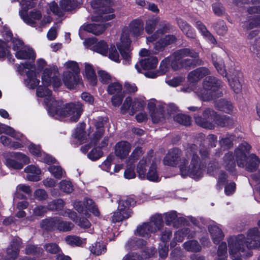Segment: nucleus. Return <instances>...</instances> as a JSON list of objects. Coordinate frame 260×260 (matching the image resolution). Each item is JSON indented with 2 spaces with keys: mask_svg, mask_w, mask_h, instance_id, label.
<instances>
[{
  "mask_svg": "<svg viewBox=\"0 0 260 260\" xmlns=\"http://www.w3.org/2000/svg\"><path fill=\"white\" fill-rule=\"evenodd\" d=\"M251 146L246 142H243L240 144L238 147L235 151L236 161H238L241 156H246V153H248L251 149Z\"/></svg>",
  "mask_w": 260,
  "mask_h": 260,
  "instance_id": "obj_38",
  "label": "nucleus"
},
{
  "mask_svg": "<svg viewBox=\"0 0 260 260\" xmlns=\"http://www.w3.org/2000/svg\"><path fill=\"white\" fill-rule=\"evenodd\" d=\"M107 92L109 94L112 95L124 93L122 84L118 82L110 84L107 88Z\"/></svg>",
  "mask_w": 260,
  "mask_h": 260,
  "instance_id": "obj_43",
  "label": "nucleus"
},
{
  "mask_svg": "<svg viewBox=\"0 0 260 260\" xmlns=\"http://www.w3.org/2000/svg\"><path fill=\"white\" fill-rule=\"evenodd\" d=\"M18 70L21 75L25 76L23 79L24 84L29 89H35L39 83L38 78L39 74L35 71V65L32 62L26 61L21 63L18 67Z\"/></svg>",
  "mask_w": 260,
  "mask_h": 260,
  "instance_id": "obj_10",
  "label": "nucleus"
},
{
  "mask_svg": "<svg viewBox=\"0 0 260 260\" xmlns=\"http://www.w3.org/2000/svg\"><path fill=\"white\" fill-rule=\"evenodd\" d=\"M145 105V98L144 96H140L134 99L127 96L121 106L120 112L123 114L128 113L133 115L136 112L142 110Z\"/></svg>",
  "mask_w": 260,
  "mask_h": 260,
  "instance_id": "obj_13",
  "label": "nucleus"
},
{
  "mask_svg": "<svg viewBox=\"0 0 260 260\" xmlns=\"http://www.w3.org/2000/svg\"><path fill=\"white\" fill-rule=\"evenodd\" d=\"M157 63L158 60L155 57L148 56L141 60L139 63H136L135 68L139 73H142L141 68L145 70H148L144 73L145 76L149 78H155L157 76L162 75L160 74L162 72L161 68L160 67V71H150V70L155 68Z\"/></svg>",
  "mask_w": 260,
  "mask_h": 260,
  "instance_id": "obj_12",
  "label": "nucleus"
},
{
  "mask_svg": "<svg viewBox=\"0 0 260 260\" xmlns=\"http://www.w3.org/2000/svg\"><path fill=\"white\" fill-rule=\"evenodd\" d=\"M84 45L91 50L96 52L103 56L108 55L109 58L114 61L119 62V55L114 45H111L110 48L107 43L104 40L96 42L95 38L85 40Z\"/></svg>",
  "mask_w": 260,
  "mask_h": 260,
  "instance_id": "obj_8",
  "label": "nucleus"
},
{
  "mask_svg": "<svg viewBox=\"0 0 260 260\" xmlns=\"http://www.w3.org/2000/svg\"><path fill=\"white\" fill-rule=\"evenodd\" d=\"M174 119L176 122L184 125H189L191 123V117L185 114H177L174 117Z\"/></svg>",
  "mask_w": 260,
  "mask_h": 260,
  "instance_id": "obj_48",
  "label": "nucleus"
},
{
  "mask_svg": "<svg viewBox=\"0 0 260 260\" xmlns=\"http://www.w3.org/2000/svg\"><path fill=\"white\" fill-rule=\"evenodd\" d=\"M160 18L156 16H153L149 18L146 21L145 29L148 34L153 32L156 25L159 23Z\"/></svg>",
  "mask_w": 260,
  "mask_h": 260,
  "instance_id": "obj_37",
  "label": "nucleus"
},
{
  "mask_svg": "<svg viewBox=\"0 0 260 260\" xmlns=\"http://www.w3.org/2000/svg\"><path fill=\"white\" fill-rule=\"evenodd\" d=\"M103 135L104 131H75L73 134L74 138L81 144L90 141V143L94 145Z\"/></svg>",
  "mask_w": 260,
  "mask_h": 260,
  "instance_id": "obj_18",
  "label": "nucleus"
},
{
  "mask_svg": "<svg viewBox=\"0 0 260 260\" xmlns=\"http://www.w3.org/2000/svg\"><path fill=\"white\" fill-rule=\"evenodd\" d=\"M103 155V152L100 147L92 149L88 154V157L92 160H96L100 158Z\"/></svg>",
  "mask_w": 260,
  "mask_h": 260,
  "instance_id": "obj_50",
  "label": "nucleus"
},
{
  "mask_svg": "<svg viewBox=\"0 0 260 260\" xmlns=\"http://www.w3.org/2000/svg\"><path fill=\"white\" fill-rule=\"evenodd\" d=\"M146 177L148 180L151 181H157L158 180V176L157 173L155 164H152L151 165Z\"/></svg>",
  "mask_w": 260,
  "mask_h": 260,
  "instance_id": "obj_49",
  "label": "nucleus"
},
{
  "mask_svg": "<svg viewBox=\"0 0 260 260\" xmlns=\"http://www.w3.org/2000/svg\"><path fill=\"white\" fill-rule=\"evenodd\" d=\"M57 217L48 218L42 220L41 227L48 231L56 230Z\"/></svg>",
  "mask_w": 260,
  "mask_h": 260,
  "instance_id": "obj_33",
  "label": "nucleus"
},
{
  "mask_svg": "<svg viewBox=\"0 0 260 260\" xmlns=\"http://www.w3.org/2000/svg\"><path fill=\"white\" fill-rule=\"evenodd\" d=\"M64 204L62 199H58L49 202L47 207L48 210L50 211H60L63 209Z\"/></svg>",
  "mask_w": 260,
  "mask_h": 260,
  "instance_id": "obj_45",
  "label": "nucleus"
},
{
  "mask_svg": "<svg viewBox=\"0 0 260 260\" xmlns=\"http://www.w3.org/2000/svg\"><path fill=\"white\" fill-rule=\"evenodd\" d=\"M85 78L90 84L94 85L97 83V78L93 66L89 63H84V70L83 73Z\"/></svg>",
  "mask_w": 260,
  "mask_h": 260,
  "instance_id": "obj_27",
  "label": "nucleus"
},
{
  "mask_svg": "<svg viewBox=\"0 0 260 260\" xmlns=\"http://www.w3.org/2000/svg\"><path fill=\"white\" fill-rule=\"evenodd\" d=\"M13 48L15 51V54L19 59H32L34 60L36 55L34 50L27 46H25L23 42L19 39L13 41Z\"/></svg>",
  "mask_w": 260,
  "mask_h": 260,
  "instance_id": "obj_17",
  "label": "nucleus"
},
{
  "mask_svg": "<svg viewBox=\"0 0 260 260\" xmlns=\"http://www.w3.org/2000/svg\"><path fill=\"white\" fill-rule=\"evenodd\" d=\"M147 167L146 159H142L140 160L137 165V172L138 174V176L141 179H144L146 177Z\"/></svg>",
  "mask_w": 260,
  "mask_h": 260,
  "instance_id": "obj_47",
  "label": "nucleus"
},
{
  "mask_svg": "<svg viewBox=\"0 0 260 260\" xmlns=\"http://www.w3.org/2000/svg\"><path fill=\"white\" fill-rule=\"evenodd\" d=\"M212 59L217 72L221 75L226 76V73L222 59L218 57L216 54H213L212 55Z\"/></svg>",
  "mask_w": 260,
  "mask_h": 260,
  "instance_id": "obj_39",
  "label": "nucleus"
},
{
  "mask_svg": "<svg viewBox=\"0 0 260 260\" xmlns=\"http://www.w3.org/2000/svg\"><path fill=\"white\" fill-rule=\"evenodd\" d=\"M41 79L43 86H39L37 91L40 87H42L44 89H47L51 92L48 88V86L52 85L54 88H57L61 84V80L58 78V71L55 68H46L43 72ZM51 95H52L51 94Z\"/></svg>",
  "mask_w": 260,
  "mask_h": 260,
  "instance_id": "obj_14",
  "label": "nucleus"
},
{
  "mask_svg": "<svg viewBox=\"0 0 260 260\" xmlns=\"http://www.w3.org/2000/svg\"><path fill=\"white\" fill-rule=\"evenodd\" d=\"M60 188L62 191L67 193L72 192L74 190L72 182L67 180H62L60 182Z\"/></svg>",
  "mask_w": 260,
  "mask_h": 260,
  "instance_id": "obj_56",
  "label": "nucleus"
},
{
  "mask_svg": "<svg viewBox=\"0 0 260 260\" xmlns=\"http://www.w3.org/2000/svg\"><path fill=\"white\" fill-rule=\"evenodd\" d=\"M214 28L217 33L219 35H224L227 31V27L224 22L222 20H219L215 24Z\"/></svg>",
  "mask_w": 260,
  "mask_h": 260,
  "instance_id": "obj_57",
  "label": "nucleus"
},
{
  "mask_svg": "<svg viewBox=\"0 0 260 260\" xmlns=\"http://www.w3.org/2000/svg\"><path fill=\"white\" fill-rule=\"evenodd\" d=\"M251 3L253 5V6L248 9V12L249 13H260V1L259 0H251ZM248 0H242V2H237L236 1H234V3L240 6L241 4L247 3Z\"/></svg>",
  "mask_w": 260,
  "mask_h": 260,
  "instance_id": "obj_44",
  "label": "nucleus"
},
{
  "mask_svg": "<svg viewBox=\"0 0 260 260\" xmlns=\"http://www.w3.org/2000/svg\"><path fill=\"white\" fill-rule=\"evenodd\" d=\"M208 230L214 244L217 245L223 239V233L222 230L217 225H209L208 227Z\"/></svg>",
  "mask_w": 260,
  "mask_h": 260,
  "instance_id": "obj_30",
  "label": "nucleus"
},
{
  "mask_svg": "<svg viewBox=\"0 0 260 260\" xmlns=\"http://www.w3.org/2000/svg\"><path fill=\"white\" fill-rule=\"evenodd\" d=\"M10 156L11 158L6 159V165L10 168L21 170L24 165H27L30 162L29 158L21 152H13Z\"/></svg>",
  "mask_w": 260,
  "mask_h": 260,
  "instance_id": "obj_19",
  "label": "nucleus"
},
{
  "mask_svg": "<svg viewBox=\"0 0 260 260\" xmlns=\"http://www.w3.org/2000/svg\"><path fill=\"white\" fill-rule=\"evenodd\" d=\"M183 248L187 251L198 252L201 250L202 247L199 243L195 240L187 241L183 243Z\"/></svg>",
  "mask_w": 260,
  "mask_h": 260,
  "instance_id": "obj_40",
  "label": "nucleus"
},
{
  "mask_svg": "<svg viewBox=\"0 0 260 260\" xmlns=\"http://www.w3.org/2000/svg\"><path fill=\"white\" fill-rule=\"evenodd\" d=\"M165 107V104L154 99L148 101L147 109L153 123L164 122Z\"/></svg>",
  "mask_w": 260,
  "mask_h": 260,
  "instance_id": "obj_16",
  "label": "nucleus"
},
{
  "mask_svg": "<svg viewBox=\"0 0 260 260\" xmlns=\"http://www.w3.org/2000/svg\"><path fill=\"white\" fill-rule=\"evenodd\" d=\"M44 248L47 252L51 254H56L61 250L60 247L55 243L46 244L44 246Z\"/></svg>",
  "mask_w": 260,
  "mask_h": 260,
  "instance_id": "obj_55",
  "label": "nucleus"
},
{
  "mask_svg": "<svg viewBox=\"0 0 260 260\" xmlns=\"http://www.w3.org/2000/svg\"><path fill=\"white\" fill-rule=\"evenodd\" d=\"M176 40V37L174 35H166L155 43L154 48L157 51H162L166 46L175 43Z\"/></svg>",
  "mask_w": 260,
  "mask_h": 260,
  "instance_id": "obj_28",
  "label": "nucleus"
},
{
  "mask_svg": "<svg viewBox=\"0 0 260 260\" xmlns=\"http://www.w3.org/2000/svg\"><path fill=\"white\" fill-rule=\"evenodd\" d=\"M100 81L103 84H108L111 81V77L107 72L103 70L98 71Z\"/></svg>",
  "mask_w": 260,
  "mask_h": 260,
  "instance_id": "obj_62",
  "label": "nucleus"
},
{
  "mask_svg": "<svg viewBox=\"0 0 260 260\" xmlns=\"http://www.w3.org/2000/svg\"><path fill=\"white\" fill-rule=\"evenodd\" d=\"M115 154L120 159H124L128 155L131 145L125 141H121L117 143L115 146Z\"/></svg>",
  "mask_w": 260,
  "mask_h": 260,
  "instance_id": "obj_23",
  "label": "nucleus"
},
{
  "mask_svg": "<svg viewBox=\"0 0 260 260\" xmlns=\"http://www.w3.org/2000/svg\"><path fill=\"white\" fill-rule=\"evenodd\" d=\"M94 125L97 129L109 128L108 119L107 118H98L94 120Z\"/></svg>",
  "mask_w": 260,
  "mask_h": 260,
  "instance_id": "obj_51",
  "label": "nucleus"
},
{
  "mask_svg": "<svg viewBox=\"0 0 260 260\" xmlns=\"http://www.w3.org/2000/svg\"><path fill=\"white\" fill-rule=\"evenodd\" d=\"M155 232V228L149 222L143 223L137 227L135 234L144 237H148L150 234Z\"/></svg>",
  "mask_w": 260,
  "mask_h": 260,
  "instance_id": "obj_31",
  "label": "nucleus"
},
{
  "mask_svg": "<svg viewBox=\"0 0 260 260\" xmlns=\"http://www.w3.org/2000/svg\"><path fill=\"white\" fill-rule=\"evenodd\" d=\"M56 230L62 232L71 231L74 227V224L71 221L63 220L62 218L57 217Z\"/></svg>",
  "mask_w": 260,
  "mask_h": 260,
  "instance_id": "obj_35",
  "label": "nucleus"
},
{
  "mask_svg": "<svg viewBox=\"0 0 260 260\" xmlns=\"http://www.w3.org/2000/svg\"><path fill=\"white\" fill-rule=\"evenodd\" d=\"M196 27L200 31L205 38L207 39L212 44H215L216 40L212 35L207 30L205 25L200 21H197Z\"/></svg>",
  "mask_w": 260,
  "mask_h": 260,
  "instance_id": "obj_36",
  "label": "nucleus"
},
{
  "mask_svg": "<svg viewBox=\"0 0 260 260\" xmlns=\"http://www.w3.org/2000/svg\"><path fill=\"white\" fill-rule=\"evenodd\" d=\"M198 146L196 144H188L187 153L192 155L190 164L188 166V160L181 158L182 151L178 148L170 149L165 156L163 161L165 165L176 167L179 162L180 170L183 177L190 176L193 178H199L202 175V170L199 164L200 158L197 155Z\"/></svg>",
  "mask_w": 260,
  "mask_h": 260,
  "instance_id": "obj_2",
  "label": "nucleus"
},
{
  "mask_svg": "<svg viewBox=\"0 0 260 260\" xmlns=\"http://www.w3.org/2000/svg\"><path fill=\"white\" fill-rule=\"evenodd\" d=\"M145 241L142 239H129L125 245V248L127 250L136 249L139 245H144Z\"/></svg>",
  "mask_w": 260,
  "mask_h": 260,
  "instance_id": "obj_54",
  "label": "nucleus"
},
{
  "mask_svg": "<svg viewBox=\"0 0 260 260\" xmlns=\"http://www.w3.org/2000/svg\"><path fill=\"white\" fill-rule=\"evenodd\" d=\"M222 82L216 78L209 76L206 78L203 83V88L195 90L192 87H183L181 91L185 92H190L194 90L198 96L202 101H209L214 100L222 95L220 90Z\"/></svg>",
  "mask_w": 260,
  "mask_h": 260,
  "instance_id": "obj_5",
  "label": "nucleus"
},
{
  "mask_svg": "<svg viewBox=\"0 0 260 260\" xmlns=\"http://www.w3.org/2000/svg\"><path fill=\"white\" fill-rule=\"evenodd\" d=\"M48 6L49 9L47 10L48 14H49L50 12L55 15L59 16L62 15L63 13L62 10L58 8L57 3L55 2L50 3L49 4Z\"/></svg>",
  "mask_w": 260,
  "mask_h": 260,
  "instance_id": "obj_59",
  "label": "nucleus"
},
{
  "mask_svg": "<svg viewBox=\"0 0 260 260\" xmlns=\"http://www.w3.org/2000/svg\"><path fill=\"white\" fill-rule=\"evenodd\" d=\"M237 161V165L240 168H245V170L250 172H255L260 164V158L255 154H250L249 156H241Z\"/></svg>",
  "mask_w": 260,
  "mask_h": 260,
  "instance_id": "obj_20",
  "label": "nucleus"
},
{
  "mask_svg": "<svg viewBox=\"0 0 260 260\" xmlns=\"http://www.w3.org/2000/svg\"><path fill=\"white\" fill-rule=\"evenodd\" d=\"M135 204L136 201L131 197L120 201L118 210L114 212L112 217V222H119L130 217L133 213L130 207L134 206Z\"/></svg>",
  "mask_w": 260,
  "mask_h": 260,
  "instance_id": "obj_11",
  "label": "nucleus"
},
{
  "mask_svg": "<svg viewBox=\"0 0 260 260\" xmlns=\"http://www.w3.org/2000/svg\"><path fill=\"white\" fill-rule=\"evenodd\" d=\"M144 26L142 20L136 19L131 22L128 30L124 29L121 35L120 42L117 43V47L123 58L124 64H129L131 60L129 46L131 41L128 35V31L134 36H139L143 32Z\"/></svg>",
  "mask_w": 260,
  "mask_h": 260,
  "instance_id": "obj_6",
  "label": "nucleus"
},
{
  "mask_svg": "<svg viewBox=\"0 0 260 260\" xmlns=\"http://www.w3.org/2000/svg\"><path fill=\"white\" fill-rule=\"evenodd\" d=\"M176 21L180 28L187 37L189 38H194L195 34L193 29L186 22L181 18H177Z\"/></svg>",
  "mask_w": 260,
  "mask_h": 260,
  "instance_id": "obj_34",
  "label": "nucleus"
},
{
  "mask_svg": "<svg viewBox=\"0 0 260 260\" xmlns=\"http://www.w3.org/2000/svg\"><path fill=\"white\" fill-rule=\"evenodd\" d=\"M152 224L153 226L155 228V232L160 230L163 225V220L160 215H155L151 218V222H149Z\"/></svg>",
  "mask_w": 260,
  "mask_h": 260,
  "instance_id": "obj_53",
  "label": "nucleus"
},
{
  "mask_svg": "<svg viewBox=\"0 0 260 260\" xmlns=\"http://www.w3.org/2000/svg\"><path fill=\"white\" fill-rule=\"evenodd\" d=\"M25 250L26 254L32 255L36 257L41 256L43 252V248L34 244L27 245Z\"/></svg>",
  "mask_w": 260,
  "mask_h": 260,
  "instance_id": "obj_41",
  "label": "nucleus"
},
{
  "mask_svg": "<svg viewBox=\"0 0 260 260\" xmlns=\"http://www.w3.org/2000/svg\"><path fill=\"white\" fill-rule=\"evenodd\" d=\"M196 123L203 128L212 129L216 126L224 127L232 123V120L227 116H220L213 109L206 108L202 116L195 115Z\"/></svg>",
  "mask_w": 260,
  "mask_h": 260,
  "instance_id": "obj_7",
  "label": "nucleus"
},
{
  "mask_svg": "<svg viewBox=\"0 0 260 260\" xmlns=\"http://www.w3.org/2000/svg\"><path fill=\"white\" fill-rule=\"evenodd\" d=\"M66 241L71 246H80L82 244V241L80 237L76 235H69L66 237Z\"/></svg>",
  "mask_w": 260,
  "mask_h": 260,
  "instance_id": "obj_52",
  "label": "nucleus"
},
{
  "mask_svg": "<svg viewBox=\"0 0 260 260\" xmlns=\"http://www.w3.org/2000/svg\"><path fill=\"white\" fill-rule=\"evenodd\" d=\"M228 181V175L224 171H221L218 175L217 187L220 189Z\"/></svg>",
  "mask_w": 260,
  "mask_h": 260,
  "instance_id": "obj_64",
  "label": "nucleus"
},
{
  "mask_svg": "<svg viewBox=\"0 0 260 260\" xmlns=\"http://www.w3.org/2000/svg\"><path fill=\"white\" fill-rule=\"evenodd\" d=\"M114 155L112 154H110L101 165V168L104 170L109 172L110 169L111 163L114 159Z\"/></svg>",
  "mask_w": 260,
  "mask_h": 260,
  "instance_id": "obj_63",
  "label": "nucleus"
},
{
  "mask_svg": "<svg viewBox=\"0 0 260 260\" xmlns=\"http://www.w3.org/2000/svg\"><path fill=\"white\" fill-rule=\"evenodd\" d=\"M90 251L96 255H100L106 252V245L103 242H96L89 247Z\"/></svg>",
  "mask_w": 260,
  "mask_h": 260,
  "instance_id": "obj_42",
  "label": "nucleus"
},
{
  "mask_svg": "<svg viewBox=\"0 0 260 260\" xmlns=\"http://www.w3.org/2000/svg\"><path fill=\"white\" fill-rule=\"evenodd\" d=\"M229 253L233 260H242L241 252L246 249L260 247V232L257 228L248 230L247 238L242 234L236 237H230L228 240ZM227 255L218 256L215 260H226Z\"/></svg>",
  "mask_w": 260,
  "mask_h": 260,
  "instance_id": "obj_3",
  "label": "nucleus"
},
{
  "mask_svg": "<svg viewBox=\"0 0 260 260\" xmlns=\"http://www.w3.org/2000/svg\"><path fill=\"white\" fill-rule=\"evenodd\" d=\"M184 218L183 217H178L177 213L175 211H172L167 213L165 215V221L168 225L171 224L175 228H178L182 224Z\"/></svg>",
  "mask_w": 260,
  "mask_h": 260,
  "instance_id": "obj_26",
  "label": "nucleus"
},
{
  "mask_svg": "<svg viewBox=\"0 0 260 260\" xmlns=\"http://www.w3.org/2000/svg\"><path fill=\"white\" fill-rule=\"evenodd\" d=\"M91 6L98 14L97 16H93L91 17L93 21H108L115 17L113 9L109 6L102 5V2L99 0L92 1Z\"/></svg>",
  "mask_w": 260,
  "mask_h": 260,
  "instance_id": "obj_15",
  "label": "nucleus"
},
{
  "mask_svg": "<svg viewBox=\"0 0 260 260\" xmlns=\"http://www.w3.org/2000/svg\"><path fill=\"white\" fill-rule=\"evenodd\" d=\"M159 28L151 36L147 38V42H153L162 35L168 32L172 28V26L167 21H159Z\"/></svg>",
  "mask_w": 260,
  "mask_h": 260,
  "instance_id": "obj_24",
  "label": "nucleus"
},
{
  "mask_svg": "<svg viewBox=\"0 0 260 260\" xmlns=\"http://www.w3.org/2000/svg\"><path fill=\"white\" fill-rule=\"evenodd\" d=\"M64 66L67 69L72 70V73H75L76 74H80V70L78 66V64L75 61H68L64 63Z\"/></svg>",
  "mask_w": 260,
  "mask_h": 260,
  "instance_id": "obj_58",
  "label": "nucleus"
},
{
  "mask_svg": "<svg viewBox=\"0 0 260 260\" xmlns=\"http://www.w3.org/2000/svg\"><path fill=\"white\" fill-rule=\"evenodd\" d=\"M241 75L240 72L236 71L233 76H228L229 85L236 93H239L242 89V85L239 79Z\"/></svg>",
  "mask_w": 260,
  "mask_h": 260,
  "instance_id": "obj_29",
  "label": "nucleus"
},
{
  "mask_svg": "<svg viewBox=\"0 0 260 260\" xmlns=\"http://www.w3.org/2000/svg\"><path fill=\"white\" fill-rule=\"evenodd\" d=\"M198 56V53L193 49L184 48L179 50L161 61L160 68L162 72L160 74H165L170 66L174 70H177L181 68H186L202 64V61L197 58Z\"/></svg>",
  "mask_w": 260,
  "mask_h": 260,
  "instance_id": "obj_4",
  "label": "nucleus"
},
{
  "mask_svg": "<svg viewBox=\"0 0 260 260\" xmlns=\"http://www.w3.org/2000/svg\"><path fill=\"white\" fill-rule=\"evenodd\" d=\"M19 251L9 246L7 248V253L5 256L6 260H14L19 254Z\"/></svg>",
  "mask_w": 260,
  "mask_h": 260,
  "instance_id": "obj_61",
  "label": "nucleus"
},
{
  "mask_svg": "<svg viewBox=\"0 0 260 260\" xmlns=\"http://www.w3.org/2000/svg\"><path fill=\"white\" fill-rule=\"evenodd\" d=\"M27 12L24 9H21L19 11V15L25 23L35 27L39 31H42V28L52 21V18L49 16H44L42 18L40 11L34 10L29 13V15H27Z\"/></svg>",
  "mask_w": 260,
  "mask_h": 260,
  "instance_id": "obj_9",
  "label": "nucleus"
},
{
  "mask_svg": "<svg viewBox=\"0 0 260 260\" xmlns=\"http://www.w3.org/2000/svg\"><path fill=\"white\" fill-rule=\"evenodd\" d=\"M37 96L44 98V103L49 115L55 119L67 118L71 121L76 122L83 111V105L80 102L68 103L62 107V103L55 100L47 89L40 87L37 91Z\"/></svg>",
  "mask_w": 260,
  "mask_h": 260,
  "instance_id": "obj_1",
  "label": "nucleus"
},
{
  "mask_svg": "<svg viewBox=\"0 0 260 260\" xmlns=\"http://www.w3.org/2000/svg\"><path fill=\"white\" fill-rule=\"evenodd\" d=\"M215 106L218 110L229 114H232L234 112V108L232 103L224 99L217 101Z\"/></svg>",
  "mask_w": 260,
  "mask_h": 260,
  "instance_id": "obj_32",
  "label": "nucleus"
},
{
  "mask_svg": "<svg viewBox=\"0 0 260 260\" xmlns=\"http://www.w3.org/2000/svg\"><path fill=\"white\" fill-rule=\"evenodd\" d=\"M109 26V23L84 24L80 28L79 35L81 39H83L84 38L85 31L92 33L95 35H99L102 34Z\"/></svg>",
  "mask_w": 260,
  "mask_h": 260,
  "instance_id": "obj_21",
  "label": "nucleus"
},
{
  "mask_svg": "<svg viewBox=\"0 0 260 260\" xmlns=\"http://www.w3.org/2000/svg\"><path fill=\"white\" fill-rule=\"evenodd\" d=\"M49 171L56 179H59L63 176L62 169L60 166H51L49 168Z\"/></svg>",
  "mask_w": 260,
  "mask_h": 260,
  "instance_id": "obj_60",
  "label": "nucleus"
},
{
  "mask_svg": "<svg viewBox=\"0 0 260 260\" xmlns=\"http://www.w3.org/2000/svg\"><path fill=\"white\" fill-rule=\"evenodd\" d=\"M62 80L64 85L69 89L74 88L78 84L81 82L79 74L66 71L63 74Z\"/></svg>",
  "mask_w": 260,
  "mask_h": 260,
  "instance_id": "obj_22",
  "label": "nucleus"
},
{
  "mask_svg": "<svg viewBox=\"0 0 260 260\" xmlns=\"http://www.w3.org/2000/svg\"><path fill=\"white\" fill-rule=\"evenodd\" d=\"M60 5L62 11H69L74 9L77 6V4L75 0H62Z\"/></svg>",
  "mask_w": 260,
  "mask_h": 260,
  "instance_id": "obj_46",
  "label": "nucleus"
},
{
  "mask_svg": "<svg viewBox=\"0 0 260 260\" xmlns=\"http://www.w3.org/2000/svg\"><path fill=\"white\" fill-rule=\"evenodd\" d=\"M210 74V71L208 69L205 67L199 68L188 74V80L191 83H194Z\"/></svg>",
  "mask_w": 260,
  "mask_h": 260,
  "instance_id": "obj_25",
  "label": "nucleus"
}]
</instances>
